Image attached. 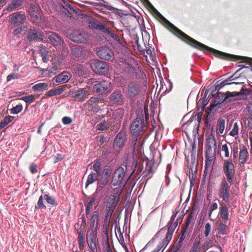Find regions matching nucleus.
I'll use <instances>...</instances> for the list:
<instances>
[{
	"instance_id": "1",
	"label": "nucleus",
	"mask_w": 252,
	"mask_h": 252,
	"mask_svg": "<svg viewBox=\"0 0 252 252\" xmlns=\"http://www.w3.org/2000/svg\"><path fill=\"white\" fill-rule=\"evenodd\" d=\"M160 15L163 25L175 36L186 44L199 50L213 54L216 57L227 61H236L242 59V57L226 53L210 47L197 41L178 29L163 16Z\"/></svg>"
},
{
	"instance_id": "2",
	"label": "nucleus",
	"mask_w": 252,
	"mask_h": 252,
	"mask_svg": "<svg viewBox=\"0 0 252 252\" xmlns=\"http://www.w3.org/2000/svg\"><path fill=\"white\" fill-rule=\"evenodd\" d=\"M216 143L217 142L215 136L212 134H210V135L206 139L205 145V156L206 158L205 164V169L204 170L203 174L202 181L205 178V176L206 175V172L207 170V166L211 164L213 160V158L215 155L217 148Z\"/></svg>"
},
{
	"instance_id": "3",
	"label": "nucleus",
	"mask_w": 252,
	"mask_h": 252,
	"mask_svg": "<svg viewBox=\"0 0 252 252\" xmlns=\"http://www.w3.org/2000/svg\"><path fill=\"white\" fill-rule=\"evenodd\" d=\"M90 228H88L86 234V239L89 248L92 251H94L96 249L98 244V239L97 238L98 221H93V222L90 223Z\"/></svg>"
},
{
	"instance_id": "4",
	"label": "nucleus",
	"mask_w": 252,
	"mask_h": 252,
	"mask_svg": "<svg viewBox=\"0 0 252 252\" xmlns=\"http://www.w3.org/2000/svg\"><path fill=\"white\" fill-rule=\"evenodd\" d=\"M225 178L222 179L219 184L218 189V195L226 204L230 203V185Z\"/></svg>"
},
{
	"instance_id": "5",
	"label": "nucleus",
	"mask_w": 252,
	"mask_h": 252,
	"mask_svg": "<svg viewBox=\"0 0 252 252\" xmlns=\"http://www.w3.org/2000/svg\"><path fill=\"white\" fill-rule=\"evenodd\" d=\"M144 118V117L143 114H139L134 121L131 123L130 131L132 134L138 136L146 130V126Z\"/></svg>"
},
{
	"instance_id": "6",
	"label": "nucleus",
	"mask_w": 252,
	"mask_h": 252,
	"mask_svg": "<svg viewBox=\"0 0 252 252\" xmlns=\"http://www.w3.org/2000/svg\"><path fill=\"white\" fill-rule=\"evenodd\" d=\"M127 171V165L126 163L122 164L117 168L114 173L111 181L112 185L116 186L121 185L126 175Z\"/></svg>"
},
{
	"instance_id": "7",
	"label": "nucleus",
	"mask_w": 252,
	"mask_h": 252,
	"mask_svg": "<svg viewBox=\"0 0 252 252\" xmlns=\"http://www.w3.org/2000/svg\"><path fill=\"white\" fill-rule=\"evenodd\" d=\"M223 171L226 176V180L228 181L230 185H232L233 178L235 175L234 165L231 158L225 160L223 164Z\"/></svg>"
},
{
	"instance_id": "8",
	"label": "nucleus",
	"mask_w": 252,
	"mask_h": 252,
	"mask_svg": "<svg viewBox=\"0 0 252 252\" xmlns=\"http://www.w3.org/2000/svg\"><path fill=\"white\" fill-rule=\"evenodd\" d=\"M122 193V191L118 188H115L113 189L112 193L108 197L106 206L110 207V208H115L120 200V196Z\"/></svg>"
},
{
	"instance_id": "9",
	"label": "nucleus",
	"mask_w": 252,
	"mask_h": 252,
	"mask_svg": "<svg viewBox=\"0 0 252 252\" xmlns=\"http://www.w3.org/2000/svg\"><path fill=\"white\" fill-rule=\"evenodd\" d=\"M110 83L106 80L95 81L93 86V91L98 94H106L109 92Z\"/></svg>"
},
{
	"instance_id": "10",
	"label": "nucleus",
	"mask_w": 252,
	"mask_h": 252,
	"mask_svg": "<svg viewBox=\"0 0 252 252\" xmlns=\"http://www.w3.org/2000/svg\"><path fill=\"white\" fill-rule=\"evenodd\" d=\"M109 102L113 105H122L125 102V97L120 90H116L109 97Z\"/></svg>"
},
{
	"instance_id": "11",
	"label": "nucleus",
	"mask_w": 252,
	"mask_h": 252,
	"mask_svg": "<svg viewBox=\"0 0 252 252\" xmlns=\"http://www.w3.org/2000/svg\"><path fill=\"white\" fill-rule=\"evenodd\" d=\"M26 20L27 17L24 13L16 12L10 15V23L14 27H20Z\"/></svg>"
},
{
	"instance_id": "12",
	"label": "nucleus",
	"mask_w": 252,
	"mask_h": 252,
	"mask_svg": "<svg viewBox=\"0 0 252 252\" xmlns=\"http://www.w3.org/2000/svg\"><path fill=\"white\" fill-rule=\"evenodd\" d=\"M27 38L29 41H42L44 38V34L38 29L30 28L28 31Z\"/></svg>"
},
{
	"instance_id": "13",
	"label": "nucleus",
	"mask_w": 252,
	"mask_h": 252,
	"mask_svg": "<svg viewBox=\"0 0 252 252\" xmlns=\"http://www.w3.org/2000/svg\"><path fill=\"white\" fill-rule=\"evenodd\" d=\"M92 68L95 73L102 74L108 71V63L98 60L93 63L92 65Z\"/></svg>"
},
{
	"instance_id": "14",
	"label": "nucleus",
	"mask_w": 252,
	"mask_h": 252,
	"mask_svg": "<svg viewBox=\"0 0 252 252\" xmlns=\"http://www.w3.org/2000/svg\"><path fill=\"white\" fill-rule=\"evenodd\" d=\"M70 37L71 40L74 42L85 43L88 40V35L85 32H82L79 31H73L70 34Z\"/></svg>"
},
{
	"instance_id": "15",
	"label": "nucleus",
	"mask_w": 252,
	"mask_h": 252,
	"mask_svg": "<svg viewBox=\"0 0 252 252\" xmlns=\"http://www.w3.org/2000/svg\"><path fill=\"white\" fill-rule=\"evenodd\" d=\"M115 210V208H110L106 206V208L103 215L104 220H117L118 219H119L120 214L117 211L114 212Z\"/></svg>"
},
{
	"instance_id": "16",
	"label": "nucleus",
	"mask_w": 252,
	"mask_h": 252,
	"mask_svg": "<svg viewBox=\"0 0 252 252\" xmlns=\"http://www.w3.org/2000/svg\"><path fill=\"white\" fill-rule=\"evenodd\" d=\"M97 56L101 59L110 60L113 59L114 53L112 50L107 47H102L97 52Z\"/></svg>"
},
{
	"instance_id": "17",
	"label": "nucleus",
	"mask_w": 252,
	"mask_h": 252,
	"mask_svg": "<svg viewBox=\"0 0 252 252\" xmlns=\"http://www.w3.org/2000/svg\"><path fill=\"white\" fill-rule=\"evenodd\" d=\"M97 2H90V3L94 4L95 5H99V6H103L105 8H107L109 10H113L114 13L119 16L120 17H122L124 14L123 13L119 12L118 8H115L109 4V3L107 1H105L104 0H96Z\"/></svg>"
},
{
	"instance_id": "18",
	"label": "nucleus",
	"mask_w": 252,
	"mask_h": 252,
	"mask_svg": "<svg viewBox=\"0 0 252 252\" xmlns=\"http://www.w3.org/2000/svg\"><path fill=\"white\" fill-rule=\"evenodd\" d=\"M141 92V88L139 85L131 83L127 87V96L130 98H134L138 95Z\"/></svg>"
},
{
	"instance_id": "19",
	"label": "nucleus",
	"mask_w": 252,
	"mask_h": 252,
	"mask_svg": "<svg viewBox=\"0 0 252 252\" xmlns=\"http://www.w3.org/2000/svg\"><path fill=\"white\" fill-rule=\"evenodd\" d=\"M101 99L98 97H91L85 104V106L90 111H94L97 109L98 107V103Z\"/></svg>"
},
{
	"instance_id": "20",
	"label": "nucleus",
	"mask_w": 252,
	"mask_h": 252,
	"mask_svg": "<svg viewBox=\"0 0 252 252\" xmlns=\"http://www.w3.org/2000/svg\"><path fill=\"white\" fill-rule=\"evenodd\" d=\"M190 222V221H186L185 225L181 230V234L178 240L181 242L184 243L189 238L190 230L189 229V226Z\"/></svg>"
},
{
	"instance_id": "21",
	"label": "nucleus",
	"mask_w": 252,
	"mask_h": 252,
	"mask_svg": "<svg viewBox=\"0 0 252 252\" xmlns=\"http://www.w3.org/2000/svg\"><path fill=\"white\" fill-rule=\"evenodd\" d=\"M72 75L67 71H63L57 76H56L54 79L57 83H67L71 78Z\"/></svg>"
},
{
	"instance_id": "22",
	"label": "nucleus",
	"mask_w": 252,
	"mask_h": 252,
	"mask_svg": "<svg viewBox=\"0 0 252 252\" xmlns=\"http://www.w3.org/2000/svg\"><path fill=\"white\" fill-rule=\"evenodd\" d=\"M48 39L50 43L55 47H59L63 43V39L55 32H51L48 36Z\"/></svg>"
},
{
	"instance_id": "23",
	"label": "nucleus",
	"mask_w": 252,
	"mask_h": 252,
	"mask_svg": "<svg viewBox=\"0 0 252 252\" xmlns=\"http://www.w3.org/2000/svg\"><path fill=\"white\" fill-rule=\"evenodd\" d=\"M73 73L78 76L86 77L88 74V70L86 67L81 64H77L73 67Z\"/></svg>"
},
{
	"instance_id": "24",
	"label": "nucleus",
	"mask_w": 252,
	"mask_h": 252,
	"mask_svg": "<svg viewBox=\"0 0 252 252\" xmlns=\"http://www.w3.org/2000/svg\"><path fill=\"white\" fill-rule=\"evenodd\" d=\"M109 179L107 177L101 176L98 177L97 182L96 191L95 193L99 192L103 189V187L106 186L109 183Z\"/></svg>"
},
{
	"instance_id": "25",
	"label": "nucleus",
	"mask_w": 252,
	"mask_h": 252,
	"mask_svg": "<svg viewBox=\"0 0 252 252\" xmlns=\"http://www.w3.org/2000/svg\"><path fill=\"white\" fill-rule=\"evenodd\" d=\"M240 98L238 92L227 91L226 92V95L223 100H225L226 103H229L239 100Z\"/></svg>"
},
{
	"instance_id": "26",
	"label": "nucleus",
	"mask_w": 252,
	"mask_h": 252,
	"mask_svg": "<svg viewBox=\"0 0 252 252\" xmlns=\"http://www.w3.org/2000/svg\"><path fill=\"white\" fill-rule=\"evenodd\" d=\"M248 157L249 153L247 148L244 146H242V147L240 148V151L239 153V159L240 161V164H244V163L248 160Z\"/></svg>"
},
{
	"instance_id": "27",
	"label": "nucleus",
	"mask_w": 252,
	"mask_h": 252,
	"mask_svg": "<svg viewBox=\"0 0 252 252\" xmlns=\"http://www.w3.org/2000/svg\"><path fill=\"white\" fill-rule=\"evenodd\" d=\"M96 194L94 193L90 198V200L87 203L86 206V215L87 219H89V216H91V213L93 211V207L94 205L96 200Z\"/></svg>"
},
{
	"instance_id": "28",
	"label": "nucleus",
	"mask_w": 252,
	"mask_h": 252,
	"mask_svg": "<svg viewBox=\"0 0 252 252\" xmlns=\"http://www.w3.org/2000/svg\"><path fill=\"white\" fill-rule=\"evenodd\" d=\"M88 94V91L84 88L79 89L72 94V96L76 100L79 101L84 98L86 95Z\"/></svg>"
},
{
	"instance_id": "29",
	"label": "nucleus",
	"mask_w": 252,
	"mask_h": 252,
	"mask_svg": "<svg viewBox=\"0 0 252 252\" xmlns=\"http://www.w3.org/2000/svg\"><path fill=\"white\" fill-rule=\"evenodd\" d=\"M24 3V0H12L7 7V10L12 11L17 8L22 6Z\"/></svg>"
},
{
	"instance_id": "30",
	"label": "nucleus",
	"mask_w": 252,
	"mask_h": 252,
	"mask_svg": "<svg viewBox=\"0 0 252 252\" xmlns=\"http://www.w3.org/2000/svg\"><path fill=\"white\" fill-rule=\"evenodd\" d=\"M39 52L42 57V61L44 63H47L49 60L48 49L41 45L39 46Z\"/></svg>"
},
{
	"instance_id": "31",
	"label": "nucleus",
	"mask_w": 252,
	"mask_h": 252,
	"mask_svg": "<svg viewBox=\"0 0 252 252\" xmlns=\"http://www.w3.org/2000/svg\"><path fill=\"white\" fill-rule=\"evenodd\" d=\"M100 174L94 172H91L88 175L87 180L86 183V186L87 187L89 185L92 184L95 181H97L99 176Z\"/></svg>"
},
{
	"instance_id": "32",
	"label": "nucleus",
	"mask_w": 252,
	"mask_h": 252,
	"mask_svg": "<svg viewBox=\"0 0 252 252\" xmlns=\"http://www.w3.org/2000/svg\"><path fill=\"white\" fill-rule=\"evenodd\" d=\"M220 218L224 220H228V212L226 205L224 203L221 205L220 207Z\"/></svg>"
},
{
	"instance_id": "33",
	"label": "nucleus",
	"mask_w": 252,
	"mask_h": 252,
	"mask_svg": "<svg viewBox=\"0 0 252 252\" xmlns=\"http://www.w3.org/2000/svg\"><path fill=\"white\" fill-rule=\"evenodd\" d=\"M93 221H78L74 225V228L78 233V230H81L82 232H83L84 230L85 229L86 226L90 227V223H92Z\"/></svg>"
},
{
	"instance_id": "34",
	"label": "nucleus",
	"mask_w": 252,
	"mask_h": 252,
	"mask_svg": "<svg viewBox=\"0 0 252 252\" xmlns=\"http://www.w3.org/2000/svg\"><path fill=\"white\" fill-rule=\"evenodd\" d=\"M49 85L46 83H38L32 87V89L35 91L41 92L47 90L49 88Z\"/></svg>"
},
{
	"instance_id": "35",
	"label": "nucleus",
	"mask_w": 252,
	"mask_h": 252,
	"mask_svg": "<svg viewBox=\"0 0 252 252\" xmlns=\"http://www.w3.org/2000/svg\"><path fill=\"white\" fill-rule=\"evenodd\" d=\"M125 139L123 134L119 133L115 138L114 144L116 146L121 148L124 145Z\"/></svg>"
},
{
	"instance_id": "36",
	"label": "nucleus",
	"mask_w": 252,
	"mask_h": 252,
	"mask_svg": "<svg viewBox=\"0 0 252 252\" xmlns=\"http://www.w3.org/2000/svg\"><path fill=\"white\" fill-rule=\"evenodd\" d=\"M71 53L73 56L79 57L83 54V50L80 47L74 45L71 47Z\"/></svg>"
},
{
	"instance_id": "37",
	"label": "nucleus",
	"mask_w": 252,
	"mask_h": 252,
	"mask_svg": "<svg viewBox=\"0 0 252 252\" xmlns=\"http://www.w3.org/2000/svg\"><path fill=\"white\" fill-rule=\"evenodd\" d=\"M64 91V89L62 87L60 86L57 89H52L46 93L45 95L46 96H51L61 94Z\"/></svg>"
},
{
	"instance_id": "38",
	"label": "nucleus",
	"mask_w": 252,
	"mask_h": 252,
	"mask_svg": "<svg viewBox=\"0 0 252 252\" xmlns=\"http://www.w3.org/2000/svg\"><path fill=\"white\" fill-rule=\"evenodd\" d=\"M233 76L234 75H232L229 79H226V80L221 82L220 83V84H219L220 89L221 88H222L224 86L227 85L242 84H243V83L232 81L233 80L236 79V78H233Z\"/></svg>"
},
{
	"instance_id": "39",
	"label": "nucleus",
	"mask_w": 252,
	"mask_h": 252,
	"mask_svg": "<svg viewBox=\"0 0 252 252\" xmlns=\"http://www.w3.org/2000/svg\"><path fill=\"white\" fill-rule=\"evenodd\" d=\"M184 243L177 240L171 248V252H180L183 248Z\"/></svg>"
},
{
	"instance_id": "40",
	"label": "nucleus",
	"mask_w": 252,
	"mask_h": 252,
	"mask_svg": "<svg viewBox=\"0 0 252 252\" xmlns=\"http://www.w3.org/2000/svg\"><path fill=\"white\" fill-rule=\"evenodd\" d=\"M78 236L77 238L78 245L79 248L81 249L83 248L85 244V236L83 232H82L81 230H78Z\"/></svg>"
},
{
	"instance_id": "41",
	"label": "nucleus",
	"mask_w": 252,
	"mask_h": 252,
	"mask_svg": "<svg viewBox=\"0 0 252 252\" xmlns=\"http://www.w3.org/2000/svg\"><path fill=\"white\" fill-rule=\"evenodd\" d=\"M125 71L127 73L130 77L137 76L135 68L132 65H128L125 68Z\"/></svg>"
},
{
	"instance_id": "42",
	"label": "nucleus",
	"mask_w": 252,
	"mask_h": 252,
	"mask_svg": "<svg viewBox=\"0 0 252 252\" xmlns=\"http://www.w3.org/2000/svg\"><path fill=\"white\" fill-rule=\"evenodd\" d=\"M102 165V164L101 161L98 160H96L94 161V164L91 169H93L95 173L101 175V169Z\"/></svg>"
},
{
	"instance_id": "43",
	"label": "nucleus",
	"mask_w": 252,
	"mask_h": 252,
	"mask_svg": "<svg viewBox=\"0 0 252 252\" xmlns=\"http://www.w3.org/2000/svg\"><path fill=\"white\" fill-rule=\"evenodd\" d=\"M218 229L219 232L222 234H226L229 232L228 226L222 222L220 223Z\"/></svg>"
},
{
	"instance_id": "44",
	"label": "nucleus",
	"mask_w": 252,
	"mask_h": 252,
	"mask_svg": "<svg viewBox=\"0 0 252 252\" xmlns=\"http://www.w3.org/2000/svg\"><path fill=\"white\" fill-rule=\"evenodd\" d=\"M225 127V120L224 119H219L217 124V130L219 133L222 134L224 131Z\"/></svg>"
},
{
	"instance_id": "45",
	"label": "nucleus",
	"mask_w": 252,
	"mask_h": 252,
	"mask_svg": "<svg viewBox=\"0 0 252 252\" xmlns=\"http://www.w3.org/2000/svg\"><path fill=\"white\" fill-rule=\"evenodd\" d=\"M109 127V124L105 121L100 123L96 126L97 130L100 131L107 130Z\"/></svg>"
},
{
	"instance_id": "46",
	"label": "nucleus",
	"mask_w": 252,
	"mask_h": 252,
	"mask_svg": "<svg viewBox=\"0 0 252 252\" xmlns=\"http://www.w3.org/2000/svg\"><path fill=\"white\" fill-rule=\"evenodd\" d=\"M155 164V160L153 159L151 160L147 159L146 165V170L148 172L147 174L153 172V168Z\"/></svg>"
},
{
	"instance_id": "47",
	"label": "nucleus",
	"mask_w": 252,
	"mask_h": 252,
	"mask_svg": "<svg viewBox=\"0 0 252 252\" xmlns=\"http://www.w3.org/2000/svg\"><path fill=\"white\" fill-rule=\"evenodd\" d=\"M208 103V98L206 96H204L199 99L197 102V106L203 109Z\"/></svg>"
},
{
	"instance_id": "48",
	"label": "nucleus",
	"mask_w": 252,
	"mask_h": 252,
	"mask_svg": "<svg viewBox=\"0 0 252 252\" xmlns=\"http://www.w3.org/2000/svg\"><path fill=\"white\" fill-rule=\"evenodd\" d=\"M39 12V7L38 5L34 3H30L29 6V13L30 14L34 13L35 14L36 12Z\"/></svg>"
},
{
	"instance_id": "49",
	"label": "nucleus",
	"mask_w": 252,
	"mask_h": 252,
	"mask_svg": "<svg viewBox=\"0 0 252 252\" xmlns=\"http://www.w3.org/2000/svg\"><path fill=\"white\" fill-rule=\"evenodd\" d=\"M23 109V106L21 104L17 105L15 107L10 109V112L13 114H17L21 112Z\"/></svg>"
},
{
	"instance_id": "50",
	"label": "nucleus",
	"mask_w": 252,
	"mask_h": 252,
	"mask_svg": "<svg viewBox=\"0 0 252 252\" xmlns=\"http://www.w3.org/2000/svg\"><path fill=\"white\" fill-rule=\"evenodd\" d=\"M244 122L246 126L249 129V130H252V117H245Z\"/></svg>"
},
{
	"instance_id": "51",
	"label": "nucleus",
	"mask_w": 252,
	"mask_h": 252,
	"mask_svg": "<svg viewBox=\"0 0 252 252\" xmlns=\"http://www.w3.org/2000/svg\"><path fill=\"white\" fill-rule=\"evenodd\" d=\"M31 18L32 19V21L34 23H38L41 21V17L39 12H36V13H33L30 14Z\"/></svg>"
},
{
	"instance_id": "52",
	"label": "nucleus",
	"mask_w": 252,
	"mask_h": 252,
	"mask_svg": "<svg viewBox=\"0 0 252 252\" xmlns=\"http://www.w3.org/2000/svg\"><path fill=\"white\" fill-rule=\"evenodd\" d=\"M58 68L57 65L53 66L50 68H47V69L43 70V71L47 72V75L48 76H51L52 74H55L56 72L57 71Z\"/></svg>"
},
{
	"instance_id": "53",
	"label": "nucleus",
	"mask_w": 252,
	"mask_h": 252,
	"mask_svg": "<svg viewBox=\"0 0 252 252\" xmlns=\"http://www.w3.org/2000/svg\"><path fill=\"white\" fill-rule=\"evenodd\" d=\"M20 99L25 101L26 103H31L35 99V97L32 95H29L21 97Z\"/></svg>"
},
{
	"instance_id": "54",
	"label": "nucleus",
	"mask_w": 252,
	"mask_h": 252,
	"mask_svg": "<svg viewBox=\"0 0 252 252\" xmlns=\"http://www.w3.org/2000/svg\"><path fill=\"white\" fill-rule=\"evenodd\" d=\"M11 116L5 117L0 123V129H1L7 125L11 121Z\"/></svg>"
},
{
	"instance_id": "55",
	"label": "nucleus",
	"mask_w": 252,
	"mask_h": 252,
	"mask_svg": "<svg viewBox=\"0 0 252 252\" xmlns=\"http://www.w3.org/2000/svg\"><path fill=\"white\" fill-rule=\"evenodd\" d=\"M44 199H45L47 202L49 204L53 205H57V203H56L55 199L47 194H45L44 195Z\"/></svg>"
},
{
	"instance_id": "56",
	"label": "nucleus",
	"mask_w": 252,
	"mask_h": 252,
	"mask_svg": "<svg viewBox=\"0 0 252 252\" xmlns=\"http://www.w3.org/2000/svg\"><path fill=\"white\" fill-rule=\"evenodd\" d=\"M196 209L194 207H192L190 211H189L188 218L186 220H192L196 215Z\"/></svg>"
},
{
	"instance_id": "57",
	"label": "nucleus",
	"mask_w": 252,
	"mask_h": 252,
	"mask_svg": "<svg viewBox=\"0 0 252 252\" xmlns=\"http://www.w3.org/2000/svg\"><path fill=\"white\" fill-rule=\"evenodd\" d=\"M238 125L237 123H235L232 129L231 130V131L229 132V135L234 136L235 135H237L238 134Z\"/></svg>"
},
{
	"instance_id": "58",
	"label": "nucleus",
	"mask_w": 252,
	"mask_h": 252,
	"mask_svg": "<svg viewBox=\"0 0 252 252\" xmlns=\"http://www.w3.org/2000/svg\"><path fill=\"white\" fill-rule=\"evenodd\" d=\"M221 151L224 152V157L226 158H228L230 157V153L229 151V147L226 144H223L221 146Z\"/></svg>"
},
{
	"instance_id": "59",
	"label": "nucleus",
	"mask_w": 252,
	"mask_h": 252,
	"mask_svg": "<svg viewBox=\"0 0 252 252\" xmlns=\"http://www.w3.org/2000/svg\"><path fill=\"white\" fill-rule=\"evenodd\" d=\"M221 103V102L220 101H219V100H217L216 98L215 100L213 102L211 103V104H210L208 108V110L209 111H211L214 108H215L218 105L220 104Z\"/></svg>"
},
{
	"instance_id": "60",
	"label": "nucleus",
	"mask_w": 252,
	"mask_h": 252,
	"mask_svg": "<svg viewBox=\"0 0 252 252\" xmlns=\"http://www.w3.org/2000/svg\"><path fill=\"white\" fill-rule=\"evenodd\" d=\"M218 203L217 202H213L210 205L209 207V217L210 220H212L211 218V215L213 211L216 210L218 208Z\"/></svg>"
},
{
	"instance_id": "61",
	"label": "nucleus",
	"mask_w": 252,
	"mask_h": 252,
	"mask_svg": "<svg viewBox=\"0 0 252 252\" xmlns=\"http://www.w3.org/2000/svg\"><path fill=\"white\" fill-rule=\"evenodd\" d=\"M109 222L110 221H104L103 224L102 231L104 234L106 235L107 238H108V229L109 227Z\"/></svg>"
},
{
	"instance_id": "62",
	"label": "nucleus",
	"mask_w": 252,
	"mask_h": 252,
	"mask_svg": "<svg viewBox=\"0 0 252 252\" xmlns=\"http://www.w3.org/2000/svg\"><path fill=\"white\" fill-rule=\"evenodd\" d=\"M43 198L44 196L41 195L38 199L37 206H36V208H46V206L43 204Z\"/></svg>"
},
{
	"instance_id": "63",
	"label": "nucleus",
	"mask_w": 252,
	"mask_h": 252,
	"mask_svg": "<svg viewBox=\"0 0 252 252\" xmlns=\"http://www.w3.org/2000/svg\"><path fill=\"white\" fill-rule=\"evenodd\" d=\"M112 173V169L110 168H104L103 170L102 174L103 176L107 177L109 179V177Z\"/></svg>"
},
{
	"instance_id": "64",
	"label": "nucleus",
	"mask_w": 252,
	"mask_h": 252,
	"mask_svg": "<svg viewBox=\"0 0 252 252\" xmlns=\"http://www.w3.org/2000/svg\"><path fill=\"white\" fill-rule=\"evenodd\" d=\"M62 122L64 125H67L72 123V120L70 117L65 116L62 119Z\"/></svg>"
}]
</instances>
